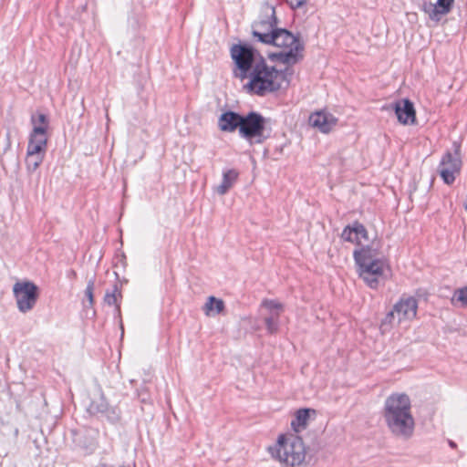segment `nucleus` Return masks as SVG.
Here are the masks:
<instances>
[{
  "instance_id": "1",
  "label": "nucleus",
  "mask_w": 467,
  "mask_h": 467,
  "mask_svg": "<svg viewBox=\"0 0 467 467\" xmlns=\"http://www.w3.org/2000/svg\"><path fill=\"white\" fill-rule=\"evenodd\" d=\"M230 52L235 66L234 76L241 80L249 78L244 88L250 94L264 97L276 92L286 79L285 71L269 67L265 57L247 43L234 44Z\"/></svg>"
},
{
  "instance_id": "2",
  "label": "nucleus",
  "mask_w": 467,
  "mask_h": 467,
  "mask_svg": "<svg viewBox=\"0 0 467 467\" xmlns=\"http://www.w3.org/2000/svg\"><path fill=\"white\" fill-rule=\"evenodd\" d=\"M382 417L395 438L408 441L413 436L415 420L411 414V402L407 394L389 395L384 402Z\"/></svg>"
},
{
  "instance_id": "3",
  "label": "nucleus",
  "mask_w": 467,
  "mask_h": 467,
  "mask_svg": "<svg viewBox=\"0 0 467 467\" xmlns=\"http://www.w3.org/2000/svg\"><path fill=\"white\" fill-rule=\"evenodd\" d=\"M272 456L285 467L298 466L306 458V447L301 437L290 434L280 435L274 448H269Z\"/></svg>"
},
{
  "instance_id": "4",
  "label": "nucleus",
  "mask_w": 467,
  "mask_h": 467,
  "mask_svg": "<svg viewBox=\"0 0 467 467\" xmlns=\"http://www.w3.org/2000/svg\"><path fill=\"white\" fill-rule=\"evenodd\" d=\"M239 136L251 146L263 144L270 138V131L266 130V119L261 113L254 110L243 114Z\"/></svg>"
},
{
  "instance_id": "5",
  "label": "nucleus",
  "mask_w": 467,
  "mask_h": 467,
  "mask_svg": "<svg viewBox=\"0 0 467 467\" xmlns=\"http://www.w3.org/2000/svg\"><path fill=\"white\" fill-rule=\"evenodd\" d=\"M356 267L358 276L371 289H377L387 279L385 270L389 265L385 259L356 264Z\"/></svg>"
},
{
  "instance_id": "6",
  "label": "nucleus",
  "mask_w": 467,
  "mask_h": 467,
  "mask_svg": "<svg viewBox=\"0 0 467 467\" xmlns=\"http://www.w3.org/2000/svg\"><path fill=\"white\" fill-rule=\"evenodd\" d=\"M13 293L19 311L26 313L35 306L39 296V289L35 283L23 281L14 285Z\"/></svg>"
},
{
  "instance_id": "7",
  "label": "nucleus",
  "mask_w": 467,
  "mask_h": 467,
  "mask_svg": "<svg viewBox=\"0 0 467 467\" xmlns=\"http://www.w3.org/2000/svg\"><path fill=\"white\" fill-rule=\"evenodd\" d=\"M459 147H457L454 155L451 151L444 153L439 165V174L444 183L448 185L454 182L455 174L461 171L462 161L459 157Z\"/></svg>"
},
{
  "instance_id": "8",
  "label": "nucleus",
  "mask_w": 467,
  "mask_h": 467,
  "mask_svg": "<svg viewBox=\"0 0 467 467\" xmlns=\"http://www.w3.org/2000/svg\"><path fill=\"white\" fill-rule=\"evenodd\" d=\"M88 411L91 415L101 414L112 422L118 421L120 417L119 410L117 407L110 406L102 393L91 400Z\"/></svg>"
},
{
  "instance_id": "9",
  "label": "nucleus",
  "mask_w": 467,
  "mask_h": 467,
  "mask_svg": "<svg viewBox=\"0 0 467 467\" xmlns=\"http://www.w3.org/2000/svg\"><path fill=\"white\" fill-rule=\"evenodd\" d=\"M47 143L46 127L36 126L30 133L26 154L44 156Z\"/></svg>"
},
{
  "instance_id": "10",
  "label": "nucleus",
  "mask_w": 467,
  "mask_h": 467,
  "mask_svg": "<svg viewBox=\"0 0 467 467\" xmlns=\"http://www.w3.org/2000/svg\"><path fill=\"white\" fill-rule=\"evenodd\" d=\"M400 123L403 125L416 122V111L413 103L409 99L397 100L390 105Z\"/></svg>"
},
{
  "instance_id": "11",
  "label": "nucleus",
  "mask_w": 467,
  "mask_h": 467,
  "mask_svg": "<svg viewBox=\"0 0 467 467\" xmlns=\"http://www.w3.org/2000/svg\"><path fill=\"white\" fill-rule=\"evenodd\" d=\"M243 114L228 109L223 111L218 118V128L223 132H234L240 130Z\"/></svg>"
},
{
  "instance_id": "12",
  "label": "nucleus",
  "mask_w": 467,
  "mask_h": 467,
  "mask_svg": "<svg viewBox=\"0 0 467 467\" xmlns=\"http://www.w3.org/2000/svg\"><path fill=\"white\" fill-rule=\"evenodd\" d=\"M453 0H437L435 4L424 1L420 6L421 10L428 14L433 21H440L441 15L451 11Z\"/></svg>"
},
{
  "instance_id": "13",
  "label": "nucleus",
  "mask_w": 467,
  "mask_h": 467,
  "mask_svg": "<svg viewBox=\"0 0 467 467\" xmlns=\"http://www.w3.org/2000/svg\"><path fill=\"white\" fill-rule=\"evenodd\" d=\"M304 50V44H297L287 51L270 53L268 57L272 61H279L283 64L294 65L303 58L301 52Z\"/></svg>"
},
{
  "instance_id": "14",
  "label": "nucleus",
  "mask_w": 467,
  "mask_h": 467,
  "mask_svg": "<svg viewBox=\"0 0 467 467\" xmlns=\"http://www.w3.org/2000/svg\"><path fill=\"white\" fill-rule=\"evenodd\" d=\"M397 313V322L400 323L403 319H411L416 317L418 304L414 297L400 299L394 305Z\"/></svg>"
},
{
  "instance_id": "15",
  "label": "nucleus",
  "mask_w": 467,
  "mask_h": 467,
  "mask_svg": "<svg viewBox=\"0 0 467 467\" xmlns=\"http://www.w3.org/2000/svg\"><path fill=\"white\" fill-rule=\"evenodd\" d=\"M337 119L330 113L317 111L310 115V124L323 133H328L336 126Z\"/></svg>"
},
{
  "instance_id": "16",
  "label": "nucleus",
  "mask_w": 467,
  "mask_h": 467,
  "mask_svg": "<svg viewBox=\"0 0 467 467\" xmlns=\"http://www.w3.org/2000/svg\"><path fill=\"white\" fill-rule=\"evenodd\" d=\"M379 244L376 242H372L371 244L362 245L359 249H355L353 252L355 264L384 260L379 258Z\"/></svg>"
},
{
  "instance_id": "17",
  "label": "nucleus",
  "mask_w": 467,
  "mask_h": 467,
  "mask_svg": "<svg viewBox=\"0 0 467 467\" xmlns=\"http://www.w3.org/2000/svg\"><path fill=\"white\" fill-rule=\"evenodd\" d=\"M265 18L253 25V29H257L263 33L274 32L278 24L275 15V8L273 5H266L264 9Z\"/></svg>"
},
{
  "instance_id": "18",
  "label": "nucleus",
  "mask_w": 467,
  "mask_h": 467,
  "mask_svg": "<svg viewBox=\"0 0 467 467\" xmlns=\"http://www.w3.org/2000/svg\"><path fill=\"white\" fill-rule=\"evenodd\" d=\"M275 37L272 45L277 47L288 48L296 47L297 44H303L299 36H295L289 30L276 27L273 32Z\"/></svg>"
},
{
  "instance_id": "19",
  "label": "nucleus",
  "mask_w": 467,
  "mask_h": 467,
  "mask_svg": "<svg viewBox=\"0 0 467 467\" xmlns=\"http://www.w3.org/2000/svg\"><path fill=\"white\" fill-rule=\"evenodd\" d=\"M311 413L316 414V410L314 409L303 408L296 411L295 418L291 421V427L295 432L298 433L306 428Z\"/></svg>"
},
{
  "instance_id": "20",
  "label": "nucleus",
  "mask_w": 467,
  "mask_h": 467,
  "mask_svg": "<svg viewBox=\"0 0 467 467\" xmlns=\"http://www.w3.org/2000/svg\"><path fill=\"white\" fill-rule=\"evenodd\" d=\"M239 173L234 169H230L223 172L222 182L216 187L215 191L219 195L226 194L234 186L238 179Z\"/></svg>"
},
{
  "instance_id": "21",
  "label": "nucleus",
  "mask_w": 467,
  "mask_h": 467,
  "mask_svg": "<svg viewBox=\"0 0 467 467\" xmlns=\"http://www.w3.org/2000/svg\"><path fill=\"white\" fill-rule=\"evenodd\" d=\"M122 297L121 291L117 284H115L111 290H107L104 296V303L108 306H115V314L120 317V306L119 299Z\"/></svg>"
},
{
  "instance_id": "22",
  "label": "nucleus",
  "mask_w": 467,
  "mask_h": 467,
  "mask_svg": "<svg viewBox=\"0 0 467 467\" xmlns=\"http://www.w3.org/2000/svg\"><path fill=\"white\" fill-rule=\"evenodd\" d=\"M225 305L222 299L213 296L208 297L202 310L206 316L222 314L224 311Z\"/></svg>"
},
{
  "instance_id": "23",
  "label": "nucleus",
  "mask_w": 467,
  "mask_h": 467,
  "mask_svg": "<svg viewBox=\"0 0 467 467\" xmlns=\"http://www.w3.org/2000/svg\"><path fill=\"white\" fill-rule=\"evenodd\" d=\"M451 304L458 307H467V286L458 288L451 297Z\"/></svg>"
},
{
  "instance_id": "24",
  "label": "nucleus",
  "mask_w": 467,
  "mask_h": 467,
  "mask_svg": "<svg viewBox=\"0 0 467 467\" xmlns=\"http://www.w3.org/2000/svg\"><path fill=\"white\" fill-rule=\"evenodd\" d=\"M354 231H355L354 234H355L356 244L358 245H361L360 238H362L366 241L368 240V233L366 227L358 221L354 222Z\"/></svg>"
},
{
  "instance_id": "25",
  "label": "nucleus",
  "mask_w": 467,
  "mask_h": 467,
  "mask_svg": "<svg viewBox=\"0 0 467 467\" xmlns=\"http://www.w3.org/2000/svg\"><path fill=\"white\" fill-rule=\"evenodd\" d=\"M44 156L26 154V164L29 172H34L42 163Z\"/></svg>"
},
{
  "instance_id": "26",
  "label": "nucleus",
  "mask_w": 467,
  "mask_h": 467,
  "mask_svg": "<svg viewBox=\"0 0 467 467\" xmlns=\"http://www.w3.org/2000/svg\"><path fill=\"white\" fill-rule=\"evenodd\" d=\"M278 318H279V313H276L275 315H271L265 318V327L270 334H274V333L277 332Z\"/></svg>"
},
{
  "instance_id": "27",
  "label": "nucleus",
  "mask_w": 467,
  "mask_h": 467,
  "mask_svg": "<svg viewBox=\"0 0 467 467\" xmlns=\"http://www.w3.org/2000/svg\"><path fill=\"white\" fill-rule=\"evenodd\" d=\"M252 34L254 37L257 38V40L263 44L272 45L275 39V37H273V32L263 33L257 29H253Z\"/></svg>"
},
{
  "instance_id": "28",
  "label": "nucleus",
  "mask_w": 467,
  "mask_h": 467,
  "mask_svg": "<svg viewBox=\"0 0 467 467\" xmlns=\"http://www.w3.org/2000/svg\"><path fill=\"white\" fill-rule=\"evenodd\" d=\"M31 122L34 126H39V127H46L47 130L48 128V118L46 114L38 112L36 114H33L31 116Z\"/></svg>"
},
{
  "instance_id": "29",
  "label": "nucleus",
  "mask_w": 467,
  "mask_h": 467,
  "mask_svg": "<svg viewBox=\"0 0 467 467\" xmlns=\"http://www.w3.org/2000/svg\"><path fill=\"white\" fill-rule=\"evenodd\" d=\"M94 289H95V277L93 276L88 281V285L85 289V296H87L88 303L91 306L94 304Z\"/></svg>"
},
{
  "instance_id": "30",
  "label": "nucleus",
  "mask_w": 467,
  "mask_h": 467,
  "mask_svg": "<svg viewBox=\"0 0 467 467\" xmlns=\"http://www.w3.org/2000/svg\"><path fill=\"white\" fill-rule=\"evenodd\" d=\"M262 306L268 308L269 310H282L283 305L275 301L265 299L263 301Z\"/></svg>"
},
{
  "instance_id": "31",
  "label": "nucleus",
  "mask_w": 467,
  "mask_h": 467,
  "mask_svg": "<svg viewBox=\"0 0 467 467\" xmlns=\"http://www.w3.org/2000/svg\"><path fill=\"white\" fill-rule=\"evenodd\" d=\"M354 223L351 225H347L342 233H341V238L347 242V240H350V234H354Z\"/></svg>"
},
{
  "instance_id": "32",
  "label": "nucleus",
  "mask_w": 467,
  "mask_h": 467,
  "mask_svg": "<svg viewBox=\"0 0 467 467\" xmlns=\"http://www.w3.org/2000/svg\"><path fill=\"white\" fill-rule=\"evenodd\" d=\"M395 319H397V313L393 308L386 315L385 318L382 320V326L392 324L395 321Z\"/></svg>"
},
{
  "instance_id": "33",
  "label": "nucleus",
  "mask_w": 467,
  "mask_h": 467,
  "mask_svg": "<svg viewBox=\"0 0 467 467\" xmlns=\"http://www.w3.org/2000/svg\"><path fill=\"white\" fill-rule=\"evenodd\" d=\"M292 9H296L306 4L307 0H285Z\"/></svg>"
},
{
  "instance_id": "34",
  "label": "nucleus",
  "mask_w": 467,
  "mask_h": 467,
  "mask_svg": "<svg viewBox=\"0 0 467 467\" xmlns=\"http://www.w3.org/2000/svg\"><path fill=\"white\" fill-rule=\"evenodd\" d=\"M347 242L356 244L355 234H350V240H347Z\"/></svg>"
},
{
  "instance_id": "35",
  "label": "nucleus",
  "mask_w": 467,
  "mask_h": 467,
  "mask_svg": "<svg viewBox=\"0 0 467 467\" xmlns=\"http://www.w3.org/2000/svg\"><path fill=\"white\" fill-rule=\"evenodd\" d=\"M449 445L451 447V448H455L456 447V443L452 441H449Z\"/></svg>"
},
{
  "instance_id": "36",
  "label": "nucleus",
  "mask_w": 467,
  "mask_h": 467,
  "mask_svg": "<svg viewBox=\"0 0 467 467\" xmlns=\"http://www.w3.org/2000/svg\"><path fill=\"white\" fill-rule=\"evenodd\" d=\"M99 467H109V465L107 463H105V462H100L99 464Z\"/></svg>"
},
{
  "instance_id": "37",
  "label": "nucleus",
  "mask_w": 467,
  "mask_h": 467,
  "mask_svg": "<svg viewBox=\"0 0 467 467\" xmlns=\"http://www.w3.org/2000/svg\"><path fill=\"white\" fill-rule=\"evenodd\" d=\"M464 208H465V210L467 211V196H466V200H465V202H464Z\"/></svg>"
},
{
  "instance_id": "38",
  "label": "nucleus",
  "mask_w": 467,
  "mask_h": 467,
  "mask_svg": "<svg viewBox=\"0 0 467 467\" xmlns=\"http://www.w3.org/2000/svg\"><path fill=\"white\" fill-rule=\"evenodd\" d=\"M76 275L75 271L72 270L70 273V275Z\"/></svg>"
},
{
  "instance_id": "39",
  "label": "nucleus",
  "mask_w": 467,
  "mask_h": 467,
  "mask_svg": "<svg viewBox=\"0 0 467 467\" xmlns=\"http://www.w3.org/2000/svg\"><path fill=\"white\" fill-rule=\"evenodd\" d=\"M76 275L75 271L72 270L70 273V275Z\"/></svg>"
},
{
  "instance_id": "40",
  "label": "nucleus",
  "mask_w": 467,
  "mask_h": 467,
  "mask_svg": "<svg viewBox=\"0 0 467 467\" xmlns=\"http://www.w3.org/2000/svg\"><path fill=\"white\" fill-rule=\"evenodd\" d=\"M119 467H125L124 465H120Z\"/></svg>"
}]
</instances>
